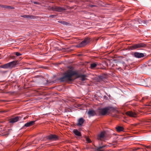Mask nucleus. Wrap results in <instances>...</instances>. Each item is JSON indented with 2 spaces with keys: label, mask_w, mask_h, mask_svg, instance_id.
<instances>
[{
  "label": "nucleus",
  "mask_w": 151,
  "mask_h": 151,
  "mask_svg": "<svg viewBox=\"0 0 151 151\" xmlns=\"http://www.w3.org/2000/svg\"><path fill=\"white\" fill-rule=\"evenodd\" d=\"M77 73L71 70H68L64 73L63 76L60 78V80L62 81L67 82L68 81H71L72 80V77L74 76H76L78 77H80L81 80L84 81L86 80V76L82 75L80 76L78 75Z\"/></svg>",
  "instance_id": "1"
},
{
  "label": "nucleus",
  "mask_w": 151,
  "mask_h": 151,
  "mask_svg": "<svg viewBox=\"0 0 151 151\" xmlns=\"http://www.w3.org/2000/svg\"><path fill=\"white\" fill-rule=\"evenodd\" d=\"M146 45L144 43H139L129 47V50H133L139 48L145 47Z\"/></svg>",
  "instance_id": "2"
},
{
  "label": "nucleus",
  "mask_w": 151,
  "mask_h": 151,
  "mask_svg": "<svg viewBox=\"0 0 151 151\" xmlns=\"http://www.w3.org/2000/svg\"><path fill=\"white\" fill-rule=\"evenodd\" d=\"M109 109L108 107L103 108L99 109L97 110V111L99 113V114L101 115H105L107 114L109 112Z\"/></svg>",
  "instance_id": "3"
},
{
  "label": "nucleus",
  "mask_w": 151,
  "mask_h": 151,
  "mask_svg": "<svg viewBox=\"0 0 151 151\" xmlns=\"http://www.w3.org/2000/svg\"><path fill=\"white\" fill-rule=\"evenodd\" d=\"M90 42V39L88 38H85L79 45H77L76 47H83Z\"/></svg>",
  "instance_id": "4"
},
{
  "label": "nucleus",
  "mask_w": 151,
  "mask_h": 151,
  "mask_svg": "<svg viewBox=\"0 0 151 151\" xmlns=\"http://www.w3.org/2000/svg\"><path fill=\"white\" fill-rule=\"evenodd\" d=\"M48 9L49 10H51L53 11H55L58 12H60L63 10V9L62 8L55 6L49 7Z\"/></svg>",
  "instance_id": "5"
},
{
  "label": "nucleus",
  "mask_w": 151,
  "mask_h": 151,
  "mask_svg": "<svg viewBox=\"0 0 151 151\" xmlns=\"http://www.w3.org/2000/svg\"><path fill=\"white\" fill-rule=\"evenodd\" d=\"M47 139L50 140H56L58 139V137L56 135L50 134L47 137Z\"/></svg>",
  "instance_id": "6"
},
{
  "label": "nucleus",
  "mask_w": 151,
  "mask_h": 151,
  "mask_svg": "<svg viewBox=\"0 0 151 151\" xmlns=\"http://www.w3.org/2000/svg\"><path fill=\"white\" fill-rule=\"evenodd\" d=\"M126 114L129 116L132 117H136L137 116V114L132 111H128L126 112Z\"/></svg>",
  "instance_id": "7"
},
{
  "label": "nucleus",
  "mask_w": 151,
  "mask_h": 151,
  "mask_svg": "<svg viewBox=\"0 0 151 151\" xmlns=\"http://www.w3.org/2000/svg\"><path fill=\"white\" fill-rule=\"evenodd\" d=\"M18 61H14L9 63V68H12L17 64Z\"/></svg>",
  "instance_id": "8"
},
{
  "label": "nucleus",
  "mask_w": 151,
  "mask_h": 151,
  "mask_svg": "<svg viewBox=\"0 0 151 151\" xmlns=\"http://www.w3.org/2000/svg\"><path fill=\"white\" fill-rule=\"evenodd\" d=\"M134 55L135 57L138 58H141L144 57V56L143 53L138 52H135L134 54Z\"/></svg>",
  "instance_id": "9"
},
{
  "label": "nucleus",
  "mask_w": 151,
  "mask_h": 151,
  "mask_svg": "<svg viewBox=\"0 0 151 151\" xmlns=\"http://www.w3.org/2000/svg\"><path fill=\"white\" fill-rule=\"evenodd\" d=\"M105 135V132H101L98 136L97 139L98 140H101L104 138Z\"/></svg>",
  "instance_id": "10"
},
{
  "label": "nucleus",
  "mask_w": 151,
  "mask_h": 151,
  "mask_svg": "<svg viewBox=\"0 0 151 151\" xmlns=\"http://www.w3.org/2000/svg\"><path fill=\"white\" fill-rule=\"evenodd\" d=\"M87 114L89 116H94L96 114V113L94 111L90 110L87 112Z\"/></svg>",
  "instance_id": "11"
},
{
  "label": "nucleus",
  "mask_w": 151,
  "mask_h": 151,
  "mask_svg": "<svg viewBox=\"0 0 151 151\" xmlns=\"http://www.w3.org/2000/svg\"><path fill=\"white\" fill-rule=\"evenodd\" d=\"M35 121H31L29 122H27L25 124L24 126L26 127H29L31 126L34 124Z\"/></svg>",
  "instance_id": "12"
},
{
  "label": "nucleus",
  "mask_w": 151,
  "mask_h": 151,
  "mask_svg": "<svg viewBox=\"0 0 151 151\" xmlns=\"http://www.w3.org/2000/svg\"><path fill=\"white\" fill-rule=\"evenodd\" d=\"M19 117L17 116L10 119V122L11 123L15 122L19 120Z\"/></svg>",
  "instance_id": "13"
},
{
  "label": "nucleus",
  "mask_w": 151,
  "mask_h": 151,
  "mask_svg": "<svg viewBox=\"0 0 151 151\" xmlns=\"http://www.w3.org/2000/svg\"><path fill=\"white\" fill-rule=\"evenodd\" d=\"M84 120L82 118H80L78 120V122L77 124V125L78 126H80L84 122Z\"/></svg>",
  "instance_id": "14"
},
{
  "label": "nucleus",
  "mask_w": 151,
  "mask_h": 151,
  "mask_svg": "<svg viewBox=\"0 0 151 151\" xmlns=\"http://www.w3.org/2000/svg\"><path fill=\"white\" fill-rule=\"evenodd\" d=\"M22 17L24 18H27L30 19H34L35 17L33 15H24L21 16Z\"/></svg>",
  "instance_id": "15"
},
{
  "label": "nucleus",
  "mask_w": 151,
  "mask_h": 151,
  "mask_svg": "<svg viewBox=\"0 0 151 151\" xmlns=\"http://www.w3.org/2000/svg\"><path fill=\"white\" fill-rule=\"evenodd\" d=\"M73 132L75 135L78 136H80L81 135L80 132L76 129H74Z\"/></svg>",
  "instance_id": "16"
},
{
  "label": "nucleus",
  "mask_w": 151,
  "mask_h": 151,
  "mask_svg": "<svg viewBox=\"0 0 151 151\" xmlns=\"http://www.w3.org/2000/svg\"><path fill=\"white\" fill-rule=\"evenodd\" d=\"M117 131L118 132H119L121 131H123L124 128L123 127H121L118 126L116 128Z\"/></svg>",
  "instance_id": "17"
},
{
  "label": "nucleus",
  "mask_w": 151,
  "mask_h": 151,
  "mask_svg": "<svg viewBox=\"0 0 151 151\" xmlns=\"http://www.w3.org/2000/svg\"><path fill=\"white\" fill-rule=\"evenodd\" d=\"M105 147V146H104L101 147H99L97 149V151H103L104 149L103 148Z\"/></svg>",
  "instance_id": "18"
},
{
  "label": "nucleus",
  "mask_w": 151,
  "mask_h": 151,
  "mask_svg": "<svg viewBox=\"0 0 151 151\" xmlns=\"http://www.w3.org/2000/svg\"><path fill=\"white\" fill-rule=\"evenodd\" d=\"M1 68L5 69L9 68V63L2 65Z\"/></svg>",
  "instance_id": "19"
},
{
  "label": "nucleus",
  "mask_w": 151,
  "mask_h": 151,
  "mask_svg": "<svg viewBox=\"0 0 151 151\" xmlns=\"http://www.w3.org/2000/svg\"><path fill=\"white\" fill-rule=\"evenodd\" d=\"M97 65V64L96 63H93L91 64V69H93L96 67Z\"/></svg>",
  "instance_id": "20"
},
{
  "label": "nucleus",
  "mask_w": 151,
  "mask_h": 151,
  "mask_svg": "<svg viewBox=\"0 0 151 151\" xmlns=\"http://www.w3.org/2000/svg\"><path fill=\"white\" fill-rule=\"evenodd\" d=\"M86 140L87 143H89L91 142V140L89 139V138L88 137H86Z\"/></svg>",
  "instance_id": "21"
},
{
  "label": "nucleus",
  "mask_w": 151,
  "mask_h": 151,
  "mask_svg": "<svg viewBox=\"0 0 151 151\" xmlns=\"http://www.w3.org/2000/svg\"><path fill=\"white\" fill-rule=\"evenodd\" d=\"M59 23L62 24H67V23L64 21H60L58 22Z\"/></svg>",
  "instance_id": "22"
},
{
  "label": "nucleus",
  "mask_w": 151,
  "mask_h": 151,
  "mask_svg": "<svg viewBox=\"0 0 151 151\" xmlns=\"http://www.w3.org/2000/svg\"><path fill=\"white\" fill-rule=\"evenodd\" d=\"M15 54L17 56H19L22 55L21 54L18 52H15Z\"/></svg>",
  "instance_id": "23"
},
{
  "label": "nucleus",
  "mask_w": 151,
  "mask_h": 151,
  "mask_svg": "<svg viewBox=\"0 0 151 151\" xmlns=\"http://www.w3.org/2000/svg\"><path fill=\"white\" fill-rule=\"evenodd\" d=\"M2 7H4V8H10L11 9H13L14 8L13 7H11V6H2Z\"/></svg>",
  "instance_id": "24"
},
{
  "label": "nucleus",
  "mask_w": 151,
  "mask_h": 151,
  "mask_svg": "<svg viewBox=\"0 0 151 151\" xmlns=\"http://www.w3.org/2000/svg\"><path fill=\"white\" fill-rule=\"evenodd\" d=\"M56 16V15H50L49 17H50L54 18Z\"/></svg>",
  "instance_id": "25"
},
{
  "label": "nucleus",
  "mask_w": 151,
  "mask_h": 151,
  "mask_svg": "<svg viewBox=\"0 0 151 151\" xmlns=\"http://www.w3.org/2000/svg\"><path fill=\"white\" fill-rule=\"evenodd\" d=\"M122 64L124 66H127L126 64L124 62H123Z\"/></svg>",
  "instance_id": "26"
},
{
  "label": "nucleus",
  "mask_w": 151,
  "mask_h": 151,
  "mask_svg": "<svg viewBox=\"0 0 151 151\" xmlns=\"http://www.w3.org/2000/svg\"><path fill=\"white\" fill-rule=\"evenodd\" d=\"M34 3L35 4H38L37 2H34Z\"/></svg>",
  "instance_id": "27"
},
{
  "label": "nucleus",
  "mask_w": 151,
  "mask_h": 151,
  "mask_svg": "<svg viewBox=\"0 0 151 151\" xmlns=\"http://www.w3.org/2000/svg\"><path fill=\"white\" fill-rule=\"evenodd\" d=\"M150 147L149 146H148L147 147V148H149Z\"/></svg>",
  "instance_id": "28"
},
{
  "label": "nucleus",
  "mask_w": 151,
  "mask_h": 151,
  "mask_svg": "<svg viewBox=\"0 0 151 151\" xmlns=\"http://www.w3.org/2000/svg\"><path fill=\"white\" fill-rule=\"evenodd\" d=\"M93 6V5H91V6Z\"/></svg>",
  "instance_id": "29"
}]
</instances>
